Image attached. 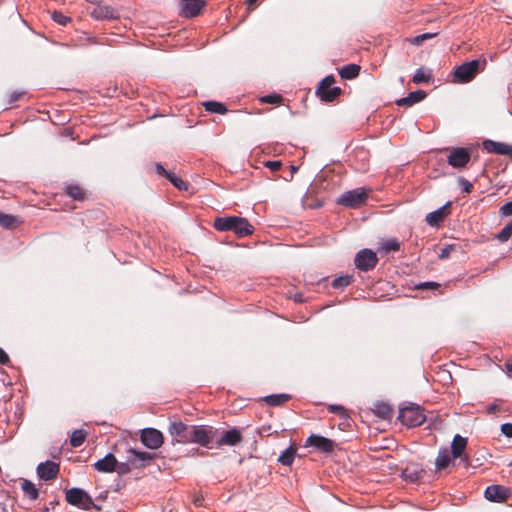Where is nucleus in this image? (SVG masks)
Here are the masks:
<instances>
[{
  "label": "nucleus",
  "instance_id": "19",
  "mask_svg": "<svg viewBox=\"0 0 512 512\" xmlns=\"http://www.w3.org/2000/svg\"><path fill=\"white\" fill-rule=\"evenodd\" d=\"M451 201H447L443 206L427 214L425 220L431 227H438L440 223L449 214Z\"/></svg>",
  "mask_w": 512,
  "mask_h": 512
},
{
  "label": "nucleus",
  "instance_id": "20",
  "mask_svg": "<svg viewBox=\"0 0 512 512\" xmlns=\"http://www.w3.org/2000/svg\"><path fill=\"white\" fill-rule=\"evenodd\" d=\"M117 459L112 453L106 454L103 458L93 464V468L102 473H112L116 470Z\"/></svg>",
  "mask_w": 512,
  "mask_h": 512
},
{
  "label": "nucleus",
  "instance_id": "10",
  "mask_svg": "<svg viewBox=\"0 0 512 512\" xmlns=\"http://www.w3.org/2000/svg\"><path fill=\"white\" fill-rule=\"evenodd\" d=\"M205 6V0H176L179 15L185 18L196 17Z\"/></svg>",
  "mask_w": 512,
  "mask_h": 512
},
{
  "label": "nucleus",
  "instance_id": "13",
  "mask_svg": "<svg viewBox=\"0 0 512 512\" xmlns=\"http://www.w3.org/2000/svg\"><path fill=\"white\" fill-rule=\"evenodd\" d=\"M36 473L41 480L51 481L59 474V464L51 460H46L38 464Z\"/></svg>",
  "mask_w": 512,
  "mask_h": 512
},
{
  "label": "nucleus",
  "instance_id": "40",
  "mask_svg": "<svg viewBox=\"0 0 512 512\" xmlns=\"http://www.w3.org/2000/svg\"><path fill=\"white\" fill-rule=\"evenodd\" d=\"M132 467H133L132 462L129 461V456L127 455L126 462H122V463L117 462V467H116L115 471L120 476H122V475L128 474L131 471Z\"/></svg>",
  "mask_w": 512,
  "mask_h": 512
},
{
  "label": "nucleus",
  "instance_id": "28",
  "mask_svg": "<svg viewBox=\"0 0 512 512\" xmlns=\"http://www.w3.org/2000/svg\"><path fill=\"white\" fill-rule=\"evenodd\" d=\"M291 399V395L286 393L271 394L264 397V401L270 406H279Z\"/></svg>",
  "mask_w": 512,
  "mask_h": 512
},
{
  "label": "nucleus",
  "instance_id": "25",
  "mask_svg": "<svg viewBox=\"0 0 512 512\" xmlns=\"http://www.w3.org/2000/svg\"><path fill=\"white\" fill-rule=\"evenodd\" d=\"M451 452L447 448L440 449L435 460V467L437 470H442L448 467L451 462Z\"/></svg>",
  "mask_w": 512,
  "mask_h": 512
},
{
  "label": "nucleus",
  "instance_id": "3",
  "mask_svg": "<svg viewBox=\"0 0 512 512\" xmlns=\"http://www.w3.org/2000/svg\"><path fill=\"white\" fill-rule=\"evenodd\" d=\"M486 60L474 59L459 65L454 71V81L457 83H469L475 76L484 70Z\"/></svg>",
  "mask_w": 512,
  "mask_h": 512
},
{
  "label": "nucleus",
  "instance_id": "21",
  "mask_svg": "<svg viewBox=\"0 0 512 512\" xmlns=\"http://www.w3.org/2000/svg\"><path fill=\"white\" fill-rule=\"evenodd\" d=\"M467 446V438L462 437L459 434H456L452 440L451 443V454L453 458H461V461L464 463L465 466H468V459L467 457L462 458V455L466 449Z\"/></svg>",
  "mask_w": 512,
  "mask_h": 512
},
{
  "label": "nucleus",
  "instance_id": "51",
  "mask_svg": "<svg viewBox=\"0 0 512 512\" xmlns=\"http://www.w3.org/2000/svg\"><path fill=\"white\" fill-rule=\"evenodd\" d=\"M10 363V358L8 354L0 347V364L8 365Z\"/></svg>",
  "mask_w": 512,
  "mask_h": 512
},
{
  "label": "nucleus",
  "instance_id": "5",
  "mask_svg": "<svg viewBox=\"0 0 512 512\" xmlns=\"http://www.w3.org/2000/svg\"><path fill=\"white\" fill-rule=\"evenodd\" d=\"M398 419L407 427H417L425 422L426 416L419 405L411 403L407 407L400 408Z\"/></svg>",
  "mask_w": 512,
  "mask_h": 512
},
{
  "label": "nucleus",
  "instance_id": "22",
  "mask_svg": "<svg viewBox=\"0 0 512 512\" xmlns=\"http://www.w3.org/2000/svg\"><path fill=\"white\" fill-rule=\"evenodd\" d=\"M427 96V93L423 90H416L410 92L406 97L400 98L396 101L398 106H406L410 107L420 101H422Z\"/></svg>",
  "mask_w": 512,
  "mask_h": 512
},
{
  "label": "nucleus",
  "instance_id": "17",
  "mask_svg": "<svg viewBox=\"0 0 512 512\" xmlns=\"http://www.w3.org/2000/svg\"><path fill=\"white\" fill-rule=\"evenodd\" d=\"M306 446H313L321 452L330 453L334 450L335 443L324 436L311 434L306 440Z\"/></svg>",
  "mask_w": 512,
  "mask_h": 512
},
{
  "label": "nucleus",
  "instance_id": "24",
  "mask_svg": "<svg viewBox=\"0 0 512 512\" xmlns=\"http://www.w3.org/2000/svg\"><path fill=\"white\" fill-rule=\"evenodd\" d=\"M422 472L417 465H408L402 470L401 476L405 481L415 483L420 479Z\"/></svg>",
  "mask_w": 512,
  "mask_h": 512
},
{
  "label": "nucleus",
  "instance_id": "15",
  "mask_svg": "<svg viewBox=\"0 0 512 512\" xmlns=\"http://www.w3.org/2000/svg\"><path fill=\"white\" fill-rule=\"evenodd\" d=\"M127 454L129 456V461L132 462L134 468L145 467L155 458L154 453L138 451L133 448H130L127 451Z\"/></svg>",
  "mask_w": 512,
  "mask_h": 512
},
{
  "label": "nucleus",
  "instance_id": "47",
  "mask_svg": "<svg viewBox=\"0 0 512 512\" xmlns=\"http://www.w3.org/2000/svg\"><path fill=\"white\" fill-rule=\"evenodd\" d=\"M281 166H282V162L278 161V160L265 162V167L269 168L273 172L278 171L281 168Z\"/></svg>",
  "mask_w": 512,
  "mask_h": 512
},
{
  "label": "nucleus",
  "instance_id": "46",
  "mask_svg": "<svg viewBox=\"0 0 512 512\" xmlns=\"http://www.w3.org/2000/svg\"><path fill=\"white\" fill-rule=\"evenodd\" d=\"M455 248V245L454 244H449V245H445L442 249H441V252L439 254V258L440 259H446L450 256L451 252L454 250Z\"/></svg>",
  "mask_w": 512,
  "mask_h": 512
},
{
  "label": "nucleus",
  "instance_id": "42",
  "mask_svg": "<svg viewBox=\"0 0 512 512\" xmlns=\"http://www.w3.org/2000/svg\"><path fill=\"white\" fill-rule=\"evenodd\" d=\"M440 287V284L435 281H426V282H420L415 285V288L418 290H438Z\"/></svg>",
  "mask_w": 512,
  "mask_h": 512
},
{
  "label": "nucleus",
  "instance_id": "34",
  "mask_svg": "<svg viewBox=\"0 0 512 512\" xmlns=\"http://www.w3.org/2000/svg\"><path fill=\"white\" fill-rule=\"evenodd\" d=\"M353 281V276L352 275H341L337 278H335L331 285L333 288L335 289H344L345 287L349 286L351 284V282Z\"/></svg>",
  "mask_w": 512,
  "mask_h": 512
},
{
  "label": "nucleus",
  "instance_id": "61",
  "mask_svg": "<svg viewBox=\"0 0 512 512\" xmlns=\"http://www.w3.org/2000/svg\"><path fill=\"white\" fill-rule=\"evenodd\" d=\"M194 503H195L196 505H200V500H199V499H196V500L194 501Z\"/></svg>",
  "mask_w": 512,
  "mask_h": 512
},
{
  "label": "nucleus",
  "instance_id": "32",
  "mask_svg": "<svg viewBox=\"0 0 512 512\" xmlns=\"http://www.w3.org/2000/svg\"><path fill=\"white\" fill-rule=\"evenodd\" d=\"M204 107L210 113L225 114L228 111L223 103L217 101H207L204 103Z\"/></svg>",
  "mask_w": 512,
  "mask_h": 512
},
{
  "label": "nucleus",
  "instance_id": "33",
  "mask_svg": "<svg viewBox=\"0 0 512 512\" xmlns=\"http://www.w3.org/2000/svg\"><path fill=\"white\" fill-rule=\"evenodd\" d=\"M432 79L431 72L425 73L423 68H418L412 78L415 84L429 83Z\"/></svg>",
  "mask_w": 512,
  "mask_h": 512
},
{
  "label": "nucleus",
  "instance_id": "60",
  "mask_svg": "<svg viewBox=\"0 0 512 512\" xmlns=\"http://www.w3.org/2000/svg\"><path fill=\"white\" fill-rule=\"evenodd\" d=\"M326 279H327L326 277H323V278L319 279L317 283L320 284V283L326 281Z\"/></svg>",
  "mask_w": 512,
  "mask_h": 512
},
{
  "label": "nucleus",
  "instance_id": "44",
  "mask_svg": "<svg viewBox=\"0 0 512 512\" xmlns=\"http://www.w3.org/2000/svg\"><path fill=\"white\" fill-rule=\"evenodd\" d=\"M52 19L62 25V26H65L69 21H70V18L63 15L61 12H57L55 11L53 14H52Z\"/></svg>",
  "mask_w": 512,
  "mask_h": 512
},
{
  "label": "nucleus",
  "instance_id": "1",
  "mask_svg": "<svg viewBox=\"0 0 512 512\" xmlns=\"http://www.w3.org/2000/svg\"><path fill=\"white\" fill-rule=\"evenodd\" d=\"M168 432L173 444L193 443L210 448V443L215 439L218 429L210 425H188L182 421H171Z\"/></svg>",
  "mask_w": 512,
  "mask_h": 512
},
{
  "label": "nucleus",
  "instance_id": "7",
  "mask_svg": "<svg viewBox=\"0 0 512 512\" xmlns=\"http://www.w3.org/2000/svg\"><path fill=\"white\" fill-rule=\"evenodd\" d=\"M447 163L456 169L465 168L471 159V150L465 147H452L446 149Z\"/></svg>",
  "mask_w": 512,
  "mask_h": 512
},
{
  "label": "nucleus",
  "instance_id": "30",
  "mask_svg": "<svg viewBox=\"0 0 512 512\" xmlns=\"http://www.w3.org/2000/svg\"><path fill=\"white\" fill-rule=\"evenodd\" d=\"M296 456V449L293 446H289L285 449L278 457V462L284 466H290Z\"/></svg>",
  "mask_w": 512,
  "mask_h": 512
},
{
  "label": "nucleus",
  "instance_id": "29",
  "mask_svg": "<svg viewBox=\"0 0 512 512\" xmlns=\"http://www.w3.org/2000/svg\"><path fill=\"white\" fill-rule=\"evenodd\" d=\"M20 224L17 216L0 212V226L5 229H11Z\"/></svg>",
  "mask_w": 512,
  "mask_h": 512
},
{
  "label": "nucleus",
  "instance_id": "56",
  "mask_svg": "<svg viewBox=\"0 0 512 512\" xmlns=\"http://www.w3.org/2000/svg\"><path fill=\"white\" fill-rule=\"evenodd\" d=\"M505 366H506V369H507L508 371H512V363H510V362H506V363H505Z\"/></svg>",
  "mask_w": 512,
  "mask_h": 512
},
{
  "label": "nucleus",
  "instance_id": "53",
  "mask_svg": "<svg viewBox=\"0 0 512 512\" xmlns=\"http://www.w3.org/2000/svg\"><path fill=\"white\" fill-rule=\"evenodd\" d=\"M270 425L268 426H262L259 430H258V433L260 436H264V435H269V431H270Z\"/></svg>",
  "mask_w": 512,
  "mask_h": 512
},
{
  "label": "nucleus",
  "instance_id": "27",
  "mask_svg": "<svg viewBox=\"0 0 512 512\" xmlns=\"http://www.w3.org/2000/svg\"><path fill=\"white\" fill-rule=\"evenodd\" d=\"M21 488L25 496H27L30 500L33 501L39 497V490L30 480L22 479Z\"/></svg>",
  "mask_w": 512,
  "mask_h": 512
},
{
  "label": "nucleus",
  "instance_id": "38",
  "mask_svg": "<svg viewBox=\"0 0 512 512\" xmlns=\"http://www.w3.org/2000/svg\"><path fill=\"white\" fill-rule=\"evenodd\" d=\"M328 411L330 413H334V414L339 415L343 420H347V419L350 418L347 409H345L341 405L331 404V405L328 406Z\"/></svg>",
  "mask_w": 512,
  "mask_h": 512
},
{
  "label": "nucleus",
  "instance_id": "52",
  "mask_svg": "<svg viewBox=\"0 0 512 512\" xmlns=\"http://www.w3.org/2000/svg\"><path fill=\"white\" fill-rule=\"evenodd\" d=\"M55 504H57L56 501H51L47 506H44L43 508L38 509L37 512H49L50 509H54Z\"/></svg>",
  "mask_w": 512,
  "mask_h": 512
},
{
  "label": "nucleus",
  "instance_id": "16",
  "mask_svg": "<svg viewBox=\"0 0 512 512\" xmlns=\"http://www.w3.org/2000/svg\"><path fill=\"white\" fill-rule=\"evenodd\" d=\"M482 145H483V148L488 153L509 156L512 160V145L504 143V142H497V141L490 140V139L484 140Z\"/></svg>",
  "mask_w": 512,
  "mask_h": 512
},
{
  "label": "nucleus",
  "instance_id": "54",
  "mask_svg": "<svg viewBox=\"0 0 512 512\" xmlns=\"http://www.w3.org/2000/svg\"><path fill=\"white\" fill-rule=\"evenodd\" d=\"M294 300H295L296 302H299V303L303 302V301H304V299H303V295H302L301 293H297V294H295V296H294Z\"/></svg>",
  "mask_w": 512,
  "mask_h": 512
},
{
  "label": "nucleus",
  "instance_id": "43",
  "mask_svg": "<svg viewBox=\"0 0 512 512\" xmlns=\"http://www.w3.org/2000/svg\"><path fill=\"white\" fill-rule=\"evenodd\" d=\"M282 101L280 94H268L261 98V102L269 104H278Z\"/></svg>",
  "mask_w": 512,
  "mask_h": 512
},
{
  "label": "nucleus",
  "instance_id": "14",
  "mask_svg": "<svg viewBox=\"0 0 512 512\" xmlns=\"http://www.w3.org/2000/svg\"><path fill=\"white\" fill-rule=\"evenodd\" d=\"M242 441V433L239 428H231L224 430L220 438L215 442L217 447L221 446H236Z\"/></svg>",
  "mask_w": 512,
  "mask_h": 512
},
{
  "label": "nucleus",
  "instance_id": "41",
  "mask_svg": "<svg viewBox=\"0 0 512 512\" xmlns=\"http://www.w3.org/2000/svg\"><path fill=\"white\" fill-rule=\"evenodd\" d=\"M457 183H458V186L460 187L461 191L463 193H471L472 190H473V184L467 180L466 178L464 177H459L457 179Z\"/></svg>",
  "mask_w": 512,
  "mask_h": 512
},
{
  "label": "nucleus",
  "instance_id": "39",
  "mask_svg": "<svg viewBox=\"0 0 512 512\" xmlns=\"http://www.w3.org/2000/svg\"><path fill=\"white\" fill-rule=\"evenodd\" d=\"M437 35L438 34H418L416 37L406 38L405 41L409 42L412 45L420 46L425 40L431 39Z\"/></svg>",
  "mask_w": 512,
  "mask_h": 512
},
{
  "label": "nucleus",
  "instance_id": "36",
  "mask_svg": "<svg viewBox=\"0 0 512 512\" xmlns=\"http://www.w3.org/2000/svg\"><path fill=\"white\" fill-rule=\"evenodd\" d=\"M167 179L170 181V183L174 187H176L180 191H186L188 189V184L185 181H183L180 177H178L176 174H174L173 172H171L168 175Z\"/></svg>",
  "mask_w": 512,
  "mask_h": 512
},
{
  "label": "nucleus",
  "instance_id": "35",
  "mask_svg": "<svg viewBox=\"0 0 512 512\" xmlns=\"http://www.w3.org/2000/svg\"><path fill=\"white\" fill-rule=\"evenodd\" d=\"M65 190L66 194L74 200L84 199V193L78 185H68Z\"/></svg>",
  "mask_w": 512,
  "mask_h": 512
},
{
  "label": "nucleus",
  "instance_id": "55",
  "mask_svg": "<svg viewBox=\"0 0 512 512\" xmlns=\"http://www.w3.org/2000/svg\"><path fill=\"white\" fill-rule=\"evenodd\" d=\"M298 169L299 168L297 166L291 165L290 166L291 174L293 175L294 173H296L298 171Z\"/></svg>",
  "mask_w": 512,
  "mask_h": 512
},
{
  "label": "nucleus",
  "instance_id": "23",
  "mask_svg": "<svg viewBox=\"0 0 512 512\" xmlns=\"http://www.w3.org/2000/svg\"><path fill=\"white\" fill-rule=\"evenodd\" d=\"M361 67L358 64L350 63L338 68V73L342 79L352 80L358 77Z\"/></svg>",
  "mask_w": 512,
  "mask_h": 512
},
{
  "label": "nucleus",
  "instance_id": "12",
  "mask_svg": "<svg viewBox=\"0 0 512 512\" xmlns=\"http://www.w3.org/2000/svg\"><path fill=\"white\" fill-rule=\"evenodd\" d=\"M94 7L89 12L90 16L97 20H113L119 18V12L117 9L110 5H102L100 3L93 4Z\"/></svg>",
  "mask_w": 512,
  "mask_h": 512
},
{
  "label": "nucleus",
  "instance_id": "57",
  "mask_svg": "<svg viewBox=\"0 0 512 512\" xmlns=\"http://www.w3.org/2000/svg\"><path fill=\"white\" fill-rule=\"evenodd\" d=\"M87 2H90L91 4L100 3L102 0H86Z\"/></svg>",
  "mask_w": 512,
  "mask_h": 512
},
{
  "label": "nucleus",
  "instance_id": "49",
  "mask_svg": "<svg viewBox=\"0 0 512 512\" xmlns=\"http://www.w3.org/2000/svg\"><path fill=\"white\" fill-rule=\"evenodd\" d=\"M155 171L158 175L168 178V175L171 173L167 171L160 163L155 164Z\"/></svg>",
  "mask_w": 512,
  "mask_h": 512
},
{
  "label": "nucleus",
  "instance_id": "48",
  "mask_svg": "<svg viewBox=\"0 0 512 512\" xmlns=\"http://www.w3.org/2000/svg\"><path fill=\"white\" fill-rule=\"evenodd\" d=\"M501 432L508 438H512V423H504L501 425Z\"/></svg>",
  "mask_w": 512,
  "mask_h": 512
},
{
  "label": "nucleus",
  "instance_id": "50",
  "mask_svg": "<svg viewBox=\"0 0 512 512\" xmlns=\"http://www.w3.org/2000/svg\"><path fill=\"white\" fill-rule=\"evenodd\" d=\"M25 94L24 91H19V90H16L14 91L11 95H10V98H9V104H12L13 102H16L18 101L23 95Z\"/></svg>",
  "mask_w": 512,
  "mask_h": 512
},
{
  "label": "nucleus",
  "instance_id": "45",
  "mask_svg": "<svg viewBox=\"0 0 512 512\" xmlns=\"http://www.w3.org/2000/svg\"><path fill=\"white\" fill-rule=\"evenodd\" d=\"M499 213L502 216H511L512 215V200L503 204L500 207Z\"/></svg>",
  "mask_w": 512,
  "mask_h": 512
},
{
  "label": "nucleus",
  "instance_id": "9",
  "mask_svg": "<svg viewBox=\"0 0 512 512\" xmlns=\"http://www.w3.org/2000/svg\"><path fill=\"white\" fill-rule=\"evenodd\" d=\"M378 257L376 252L369 248H364L358 251L354 258V264L357 269L363 272H368L376 267L378 264Z\"/></svg>",
  "mask_w": 512,
  "mask_h": 512
},
{
  "label": "nucleus",
  "instance_id": "58",
  "mask_svg": "<svg viewBox=\"0 0 512 512\" xmlns=\"http://www.w3.org/2000/svg\"><path fill=\"white\" fill-rule=\"evenodd\" d=\"M497 409V405L496 404H492L489 408L490 411H496Z\"/></svg>",
  "mask_w": 512,
  "mask_h": 512
},
{
  "label": "nucleus",
  "instance_id": "37",
  "mask_svg": "<svg viewBox=\"0 0 512 512\" xmlns=\"http://www.w3.org/2000/svg\"><path fill=\"white\" fill-rule=\"evenodd\" d=\"M380 249L385 252H391V251L396 252V251L400 250V243L396 238H391V239L384 241L381 244Z\"/></svg>",
  "mask_w": 512,
  "mask_h": 512
},
{
  "label": "nucleus",
  "instance_id": "2",
  "mask_svg": "<svg viewBox=\"0 0 512 512\" xmlns=\"http://www.w3.org/2000/svg\"><path fill=\"white\" fill-rule=\"evenodd\" d=\"M213 227L217 231L233 232L238 238L246 237L254 232L253 225L246 218L239 216L216 217Z\"/></svg>",
  "mask_w": 512,
  "mask_h": 512
},
{
  "label": "nucleus",
  "instance_id": "18",
  "mask_svg": "<svg viewBox=\"0 0 512 512\" xmlns=\"http://www.w3.org/2000/svg\"><path fill=\"white\" fill-rule=\"evenodd\" d=\"M510 496V490L502 485H490L484 491V497L492 502L505 501Z\"/></svg>",
  "mask_w": 512,
  "mask_h": 512
},
{
  "label": "nucleus",
  "instance_id": "31",
  "mask_svg": "<svg viewBox=\"0 0 512 512\" xmlns=\"http://www.w3.org/2000/svg\"><path fill=\"white\" fill-rule=\"evenodd\" d=\"M87 431L83 429L74 430L70 437V444L72 447H80L86 439Z\"/></svg>",
  "mask_w": 512,
  "mask_h": 512
},
{
  "label": "nucleus",
  "instance_id": "11",
  "mask_svg": "<svg viewBox=\"0 0 512 512\" xmlns=\"http://www.w3.org/2000/svg\"><path fill=\"white\" fill-rule=\"evenodd\" d=\"M140 440L145 447L155 450L162 446L164 436L163 433L156 428H144L141 430Z\"/></svg>",
  "mask_w": 512,
  "mask_h": 512
},
{
  "label": "nucleus",
  "instance_id": "4",
  "mask_svg": "<svg viewBox=\"0 0 512 512\" xmlns=\"http://www.w3.org/2000/svg\"><path fill=\"white\" fill-rule=\"evenodd\" d=\"M65 498L68 504L83 510L96 509L101 510V507L95 504L92 497L82 488L72 487L65 493Z\"/></svg>",
  "mask_w": 512,
  "mask_h": 512
},
{
  "label": "nucleus",
  "instance_id": "26",
  "mask_svg": "<svg viewBox=\"0 0 512 512\" xmlns=\"http://www.w3.org/2000/svg\"><path fill=\"white\" fill-rule=\"evenodd\" d=\"M373 412L378 417L386 420L391 417L392 409L389 404L383 401H377L376 403H374Z\"/></svg>",
  "mask_w": 512,
  "mask_h": 512
},
{
  "label": "nucleus",
  "instance_id": "8",
  "mask_svg": "<svg viewBox=\"0 0 512 512\" xmlns=\"http://www.w3.org/2000/svg\"><path fill=\"white\" fill-rule=\"evenodd\" d=\"M367 197L364 189L357 188L344 192L336 202L347 208H357L366 202Z\"/></svg>",
  "mask_w": 512,
  "mask_h": 512
},
{
  "label": "nucleus",
  "instance_id": "59",
  "mask_svg": "<svg viewBox=\"0 0 512 512\" xmlns=\"http://www.w3.org/2000/svg\"><path fill=\"white\" fill-rule=\"evenodd\" d=\"M246 2L248 5H252V4H255L257 2V0H246Z\"/></svg>",
  "mask_w": 512,
  "mask_h": 512
},
{
  "label": "nucleus",
  "instance_id": "6",
  "mask_svg": "<svg viewBox=\"0 0 512 512\" xmlns=\"http://www.w3.org/2000/svg\"><path fill=\"white\" fill-rule=\"evenodd\" d=\"M335 77L328 75L324 77L316 88V95L324 102L334 101L341 93L342 90L338 86H333Z\"/></svg>",
  "mask_w": 512,
  "mask_h": 512
}]
</instances>
